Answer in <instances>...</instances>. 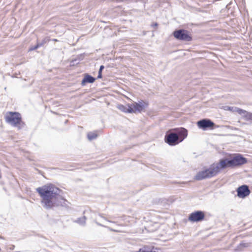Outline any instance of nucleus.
<instances>
[{"instance_id": "obj_16", "label": "nucleus", "mask_w": 252, "mask_h": 252, "mask_svg": "<svg viewBox=\"0 0 252 252\" xmlns=\"http://www.w3.org/2000/svg\"><path fill=\"white\" fill-rule=\"evenodd\" d=\"M51 39H50V38L47 36L44 38L41 41L37 40V42L39 45V47H41L43 46L45 44L48 42Z\"/></svg>"}, {"instance_id": "obj_22", "label": "nucleus", "mask_w": 252, "mask_h": 252, "mask_svg": "<svg viewBox=\"0 0 252 252\" xmlns=\"http://www.w3.org/2000/svg\"><path fill=\"white\" fill-rule=\"evenodd\" d=\"M104 68V65H100V67H99V70H98V72L102 73V70H103Z\"/></svg>"}, {"instance_id": "obj_24", "label": "nucleus", "mask_w": 252, "mask_h": 252, "mask_svg": "<svg viewBox=\"0 0 252 252\" xmlns=\"http://www.w3.org/2000/svg\"><path fill=\"white\" fill-rule=\"evenodd\" d=\"M158 26V24L157 23H154V24H153L151 26L154 27V28H155V27H157Z\"/></svg>"}, {"instance_id": "obj_1", "label": "nucleus", "mask_w": 252, "mask_h": 252, "mask_svg": "<svg viewBox=\"0 0 252 252\" xmlns=\"http://www.w3.org/2000/svg\"><path fill=\"white\" fill-rule=\"evenodd\" d=\"M41 197V203L47 210L58 206L68 207V202L60 194L62 190L52 184L45 185L36 189Z\"/></svg>"}, {"instance_id": "obj_6", "label": "nucleus", "mask_w": 252, "mask_h": 252, "mask_svg": "<svg viewBox=\"0 0 252 252\" xmlns=\"http://www.w3.org/2000/svg\"><path fill=\"white\" fill-rule=\"evenodd\" d=\"M179 136L171 129L166 132L164 136V141L169 145L173 146L178 145L181 141L178 138Z\"/></svg>"}, {"instance_id": "obj_8", "label": "nucleus", "mask_w": 252, "mask_h": 252, "mask_svg": "<svg viewBox=\"0 0 252 252\" xmlns=\"http://www.w3.org/2000/svg\"><path fill=\"white\" fill-rule=\"evenodd\" d=\"M205 217V213L203 211L197 210L189 215L188 220L192 222H200L204 220Z\"/></svg>"}, {"instance_id": "obj_19", "label": "nucleus", "mask_w": 252, "mask_h": 252, "mask_svg": "<svg viewBox=\"0 0 252 252\" xmlns=\"http://www.w3.org/2000/svg\"><path fill=\"white\" fill-rule=\"evenodd\" d=\"M39 48H40V47L37 42L35 45L30 47V48L29 49V52L32 51L33 50H35Z\"/></svg>"}, {"instance_id": "obj_23", "label": "nucleus", "mask_w": 252, "mask_h": 252, "mask_svg": "<svg viewBox=\"0 0 252 252\" xmlns=\"http://www.w3.org/2000/svg\"><path fill=\"white\" fill-rule=\"evenodd\" d=\"M102 78V73L98 72V75H97V79H101V78Z\"/></svg>"}, {"instance_id": "obj_7", "label": "nucleus", "mask_w": 252, "mask_h": 252, "mask_svg": "<svg viewBox=\"0 0 252 252\" xmlns=\"http://www.w3.org/2000/svg\"><path fill=\"white\" fill-rule=\"evenodd\" d=\"M197 125L199 128L203 130H206L208 128L213 129L218 127L213 121L209 119H203L198 121L197 122Z\"/></svg>"}, {"instance_id": "obj_2", "label": "nucleus", "mask_w": 252, "mask_h": 252, "mask_svg": "<svg viewBox=\"0 0 252 252\" xmlns=\"http://www.w3.org/2000/svg\"><path fill=\"white\" fill-rule=\"evenodd\" d=\"M247 162L248 159L247 158L244 157L240 154H237L233 157L222 158L220 159L219 162L213 163V164L217 174H218L221 170H223L227 167L233 168L240 166L245 164Z\"/></svg>"}, {"instance_id": "obj_20", "label": "nucleus", "mask_w": 252, "mask_h": 252, "mask_svg": "<svg viewBox=\"0 0 252 252\" xmlns=\"http://www.w3.org/2000/svg\"><path fill=\"white\" fill-rule=\"evenodd\" d=\"M240 246L241 247H243V248H246V247H248L249 245V244L248 243H241L240 244H239Z\"/></svg>"}, {"instance_id": "obj_9", "label": "nucleus", "mask_w": 252, "mask_h": 252, "mask_svg": "<svg viewBox=\"0 0 252 252\" xmlns=\"http://www.w3.org/2000/svg\"><path fill=\"white\" fill-rule=\"evenodd\" d=\"M133 113L138 112L141 113L145 110L149 106V102L147 101L140 100L138 102H135L134 103L131 104Z\"/></svg>"}, {"instance_id": "obj_26", "label": "nucleus", "mask_w": 252, "mask_h": 252, "mask_svg": "<svg viewBox=\"0 0 252 252\" xmlns=\"http://www.w3.org/2000/svg\"><path fill=\"white\" fill-rule=\"evenodd\" d=\"M99 216H100L101 218H103L104 220H107L106 219V218H105L103 217L101 215H99Z\"/></svg>"}, {"instance_id": "obj_5", "label": "nucleus", "mask_w": 252, "mask_h": 252, "mask_svg": "<svg viewBox=\"0 0 252 252\" xmlns=\"http://www.w3.org/2000/svg\"><path fill=\"white\" fill-rule=\"evenodd\" d=\"M173 35L176 39L180 41H190L192 39L190 32L183 29L175 30Z\"/></svg>"}, {"instance_id": "obj_14", "label": "nucleus", "mask_w": 252, "mask_h": 252, "mask_svg": "<svg viewBox=\"0 0 252 252\" xmlns=\"http://www.w3.org/2000/svg\"><path fill=\"white\" fill-rule=\"evenodd\" d=\"M86 217L84 216L82 217L77 218L76 220H74V222L80 225L85 226L86 225Z\"/></svg>"}, {"instance_id": "obj_4", "label": "nucleus", "mask_w": 252, "mask_h": 252, "mask_svg": "<svg viewBox=\"0 0 252 252\" xmlns=\"http://www.w3.org/2000/svg\"><path fill=\"white\" fill-rule=\"evenodd\" d=\"M217 174L213 164H212L208 168H204L203 170L199 171L194 176V179L197 181H201L212 178Z\"/></svg>"}, {"instance_id": "obj_27", "label": "nucleus", "mask_w": 252, "mask_h": 252, "mask_svg": "<svg viewBox=\"0 0 252 252\" xmlns=\"http://www.w3.org/2000/svg\"><path fill=\"white\" fill-rule=\"evenodd\" d=\"M52 40L54 41H58V40L57 39H53Z\"/></svg>"}, {"instance_id": "obj_3", "label": "nucleus", "mask_w": 252, "mask_h": 252, "mask_svg": "<svg viewBox=\"0 0 252 252\" xmlns=\"http://www.w3.org/2000/svg\"><path fill=\"white\" fill-rule=\"evenodd\" d=\"M6 123L12 126L17 127L20 129L24 128L26 125L23 122L21 114L19 112L9 111L4 117Z\"/></svg>"}, {"instance_id": "obj_25", "label": "nucleus", "mask_w": 252, "mask_h": 252, "mask_svg": "<svg viewBox=\"0 0 252 252\" xmlns=\"http://www.w3.org/2000/svg\"><path fill=\"white\" fill-rule=\"evenodd\" d=\"M95 223L98 226H101L105 227L104 225H102V224H101V223H99V222H98L97 221H95Z\"/></svg>"}, {"instance_id": "obj_21", "label": "nucleus", "mask_w": 252, "mask_h": 252, "mask_svg": "<svg viewBox=\"0 0 252 252\" xmlns=\"http://www.w3.org/2000/svg\"><path fill=\"white\" fill-rule=\"evenodd\" d=\"M136 252H156L155 251H147L143 249H140L139 251H137Z\"/></svg>"}, {"instance_id": "obj_17", "label": "nucleus", "mask_w": 252, "mask_h": 252, "mask_svg": "<svg viewBox=\"0 0 252 252\" xmlns=\"http://www.w3.org/2000/svg\"><path fill=\"white\" fill-rule=\"evenodd\" d=\"M98 136V135L93 132H90L87 134V138L90 141L96 139Z\"/></svg>"}, {"instance_id": "obj_13", "label": "nucleus", "mask_w": 252, "mask_h": 252, "mask_svg": "<svg viewBox=\"0 0 252 252\" xmlns=\"http://www.w3.org/2000/svg\"><path fill=\"white\" fill-rule=\"evenodd\" d=\"M117 108L122 112L126 113H132L133 111L132 109V104L128 103L126 105L123 104H119L118 105Z\"/></svg>"}, {"instance_id": "obj_10", "label": "nucleus", "mask_w": 252, "mask_h": 252, "mask_svg": "<svg viewBox=\"0 0 252 252\" xmlns=\"http://www.w3.org/2000/svg\"><path fill=\"white\" fill-rule=\"evenodd\" d=\"M236 191L237 193V196L239 198H244L248 196L251 193V191L249 189L248 186L246 185H243L239 187Z\"/></svg>"}, {"instance_id": "obj_28", "label": "nucleus", "mask_w": 252, "mask_h": 252, "mask_svg": "<svg viewBox=\"0 0 252 252\" xmlns=\"http://www.w3.org/2000/svg\"><path fill=\"white\" fill-rule=\"evenodd\" d=\"M108 221L110 222H113V221H110V220H107Z\"/></svg>"}, {"instance_id": "obj_18", "label": "nucleus", "mask_w": 252, "mask_h": 252, "mask_svg": "<svg viewBox=\"0 0 252 252\" xmlns=\"http://www.w3.org/2000/svg\"><path fill=\"white\" fill-rule=\"evenodd\" d=\"M243 118L246 121H252V113L246 111Z\"/></svg>"}, {"instance_id": "obj_11", "label": "nucleus", "mask_w": 252, "mask_h": 252, "mask_svg": "<svg viewBox=\"0 0 252 252\" xmlns=\"http://www.w3.org/2000/svg\"><path fill=\"white\" fill-rule=\"evenodd\" d=\"M179 136L180 141L182 142L188 136V130L184 127H178L171 129Z\"/></svg>"}, {"instance_id": "obj_12", "label": "nucleus", "mask_w": 252, "mask_h": 252, "mask_svg": "<svg viewBox=\"0 0 252 252\" xmlns=\"http://www.w3.org/2000/svg\"><path fill=\"white\" fill-rule=\"evenodd\" d=\"M96 80V78L91 75L86 73L82 80L81 84L82 86H84L87 83H93Z\"/></svg>"}, {"instance_id": "obj_15", "label": "nucleus", "mask_w": 252, "mask_h": 252, "mask_svg": "<svg viewBox=\"0 0 252 252\" xmlns=\"http://www.w3.org/2000/svg\"><path fill=\"white\" fill-rule=\"evenodd\" d=\"M229 109L235 112H237L238 114L242 115L244 117V115L247 111L236 107H229Z\"/></svg>"}]
</instances>
